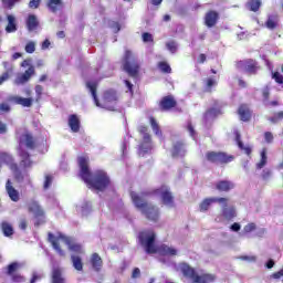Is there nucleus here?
<instances>
[{
	"label": "nucleus",
	"instance_id": "obj_41",
	"mask_svg": "<svg viewBox=\"0 0 283 283\" xmlns=\"http://www.w3.org/2000/svg\"><path fill=\"white\" fill-rule=\"evenodd\" d=\"M150 127L153 132H155L156 136L160 138L163 136V133L160 132V127L158 126V122L154 117H150Z\"/></svg>",
	"mask_w": 283,
	"mask_h": 283
},
{
	"label": "nucleus",
	"instance_id": "obj_55",
	"mask_svg": "<svg viewBox=\"0 0 283 283\" xmlns=\"http://www.w3.org/2000/svg\"><path fill=\"white\" fill-rule=\"evenodd\" d=\"M271 277L273 280H280V277H283V268L279 272L273 273Z\"/></svg>",
	"mask_w": 283,
	"mask_h": 283
},
{
	"label": "nucleus",
	"instance_id": "obj_34",
	"mask_svg": "<svg viewBox=\"0 0 283 283\" xmlns=\"http://www.w3.org/2000/svg\"><path fill=\"white\" fill-rule=\"evenodd\" d=\"M8 25L6 28V32H17V19L14 18V15H8Z\"/></svg>",
	"mask_w": 283,
	"mask_h": 283
},
{
	"label": "nucleus",
	"instance_id": "obj_18",
	"mask_svg": "<svg viewBox=\"0 0 283 283\" xmlns=\"http://www.w3.org/2000/svg\"><path fill=\"white\" fill-rule=\"evenodd\" d=\"M216 189L218 191H231V189H235V184L229 180H220L216 182Z\"/></svg>",
	"mask_w": 283,
	"mask_h": 283
},
{
	"label": "nucleus",
	"instance_id": "obj_11",
	"mask_svg": "<svg viewBox=\"0 0 283 283\" xmlns=\"http://www.w3.org/2000/svg\"><path fill=\"white\" fill-rule=\"evenodd\" d=\"M238 70L241 72H247L248 74H256L258 72V62L254 60H243L237 63Z\"/></svg>",
	"mask_w": 283,
	"mask_h": 283
},
{
	"label": "nucleus",
	"instance_id": "obj_38",
	"mask_svg": "<svg viewBox=\"0 0 283 283\" xmlns=\"http://www.w3.org/2000/svg\"><path fill=\"white\" fill-rule=\"evenodd\" d=\"M20 269H21V263L13 262V263L8 265L7 273H8V275H14V273H17V271L20 270Z\"/></svg>",
	"mask_w": 283,
	"mask_h": 283
},
{
	"label": "nucleus",
	"instance_id": "obj_59",
	"mask_svg": "<svg viewBox=\"0 0 283 283\" xmlns=\"http://www.w3.org/2000/svg\"><path fill=\"white\" fill-rule=\"evenodd\" d=\"M264 138L266 143H273V134L271 132H266Z\"/></svg>",
	"mask_w": 283,
	"mask_h": 283
},
{
	"label": "nucleus",
	"instance_id": "obj_37",
	"mask_svg": "<svg viewBox=\"0 0 283 283\" xmlns=\"http://www.w3.org/2000/svg\"><path fill=\"white\" fill-rule=\"evenodd\" d=\"M262 7V0H250L248 2V8L251 10V12H258L260 8Z\"/></svg>",
	"mask_w": 283,
	"mask_h": 283
},
{
	"label": "nucleus",
	"instance_id": "obj_58",
	"mask_svg": "<svg viewBox=\"0 0 283 283\" xmlns=\"http://www.w3.org/2000/svg\"><path fill=\"white\" fill-rule=\"evenodd\" d=\"M35 94H36L38 101H39V98H41V95L43 94V86L36 85L35 86Z\"/></svg>",
	"mask_w": 283,
	"mask_h": 283
},
{
	"label": "nucleus",
	"instance_id": "obj_49",
	"mask_svg": "<svg viewBox=\"0 0 283 283\" xmlns=\"http://www.w3.org/2000/svg\"><path fill=\"white\" fill-rule=\"evenodd\" d=\"M272 78H274V81L280 85L283 84V76L280 74V72L272 73Z\"/></svg>",
	"mask_w": 283,
	"mask_h": 283
},
{
	"label": "nucleus",
	"instance_id": "obj_50",
	"mask_svg": "<svg viewBox=\"0 0 283 283\" xmlns=\"http://www.w3.org/2000/svg\"><path fill=\"white\" fill-rule=\"evenodd\" d=\"M283 118V112H279L277 114H275L273 117L270 118L271 123H277L279 120H282Z\"/></svg>",
	"mask_w": 283,
	"mask_h": 283
},
{
	"label": "nucleus",
	"instance_id": "obj_26",
	"mask_svg": "<svg viewBox=\"0 0 283 283\" xmlns=\"http://www.w3.org/2000/svg\"><path fill=\"white\" fill-rule=\"evenodd\" d=\"M27 28L29 32H34L35 28H39V20L36 19V15L30 14L27 20Z\"/></svg>",
	"mask_w": 283,
	"mask_h": 283
},
{
	"label": "nucleus",
	"instance_id": "obj_51",
	"mask_svg": "<svg viewBox=\"0 0 283 283\" xmlns=\"http://www.w3.org/2000/svg\"><path fill=\"white\" fill-rule=\"evenodd\" d=\"M41 6V0H30L29 8L36 10Z\"/></svg>",
	"mask_w": 283,
	"mask_h": 283
},
{
	"label": "nucleus",
	"instance_id": "obj_53",
	"mask_svg": "<svg viewBox=\"0 0 283 283\" xmlns=\"http://www.w3.org/2000/svg\"><path fill=\"white\" fill-rule=\"evenodd\" d=\"M240 260H243L244 262H255L258 260L256 256L251 255H242L240 256Z\"/></svg>",
	"mask_w": 283,
	"mask_h": 283
},
{
	"label": "nucleus",
	"instance_id": "obj_27",
	"mask_svg": "<svg viewBox=\"0 0 283 283\" xmlns=\"http://www.w3.org/2000/svg\"><path fill=\"white\" fill-rule=\"evenodd\" d=\"M216 282V275L211 273L198 274V281L196 283H211Z\"/></svg>",
	"mask_w": 283,
	"mask_h": 283
},
{
	"label": "nucleus",
	"instance_id": "obj_20",
	"mask_svg": "<svg viewBox=\"0 0 283 283\" xmlns=\"http://www.w3.org/2000/svg\"><path fill=\"white\" fill-rule=\"evenodd\" d=\"M172 107H176V99L174 96H166L160 102V108L164 112H167L168 109H171Z\"/></svg>",
	"mask_w": 283,
	"mask_h": 283
},
{
	"label": "nucleus",
	"instance_id": "obj_36",
	"mask_svg": "<svg viewBox=\"0 0 283 283\" xmlns=\"http://www.w3.org/2000/svg\"><path fill=\"white\" fill-rule=\"evenodd\" d=\"M235 140H237L239 149H242L243 151H245V154L248 156H250V154H251V146H244L242 140H240V133H238V132H235Z\"/></svg>",
	"mask_w": 283,
	"mask_h": 283
},
{
	"label": "nucleus",
	"instance_id": "obj_62",
	"mask_svg": "<svg viewBox=\"0 0 283 283\" xmlns=\"http://www.w3.org/2000/svg\"><path fill=\"white\" fill-rule=\"evenodd\" d=\"M0 111L1 112H10V105L8 103H1Z\"/></svg>",
	"mask_w": 283,
	"mask_h": 283
},
{
	"label": "nucleus",
	"instance_id": "obj_56",
	"mask_svg": "<svg viewBox=\"0 0 283 283\" xmlns=\"http://www.w3.org/2000/svg\"><path fill=\"white\" fill-rule=\"evenodd\" d=\"M19 229H21L22 231H25V229H28V221L25 219L20 220Z\"/></svg>",
	"mask_w": 283,
	"mask_h": 283
},
{
	"label": "nucleus",
	"instance_id": "obj_57",
	"mask_svg": "<svg viewBox=\"0 0 283 283\" xmlns=\"http://www.w3.org/2000/svg\"><path fill=\"white\" fill-rule=\"evenodd\" d=\"M132 277H133V280H136V279L140 277V269L135 268L133 270Z\"/></svg>",
	"mask_w": 283,
	"mask_h": 283
},
{
	"label": "nucleus",
	"instance_id": "obj_54",
	"mask_svg": "<svg viewBox=\"0 0 283 283\" xmlns=\"http://www.w3.org/2000/svg\"><path fill=\"white\" fill-rule=\"evenodd\" d=\"M109 27L112 28L113 32H120V24H118V22H111Z\"/></svg>",
	"mask_w": 283,
	"mask_h": 283
},
{
	"label": "nucleus",
	"instance_id": "obj_14",
	"mask_svg": "<svg viewBox=\"0 0 283 283\" xmlns=\"http://www.w3.org/2000/svg\"><path fill=\"white\" fill-rule=\"evenodd\" d=\"M8 103H12L13 105H22V107H32L33 99L25 98L18 95H10L7 97Z\"/></svg>",
	"mask_w": 283,
	"mask_h": 283
},
{
	"label": "nucleus",
	"instance_id": "obj_2",
	"mask_svg": "<svg viewBox=\"0 0 283 283\" xmlns=\"http://www.w3.org/2000/svg\"><path fill=\"white\" fill-rule=\"evenodd\" d=\"M139 242L144 247L146 253H159V255H178V250L167 244H163L159 248H156V233L148 230L139 234Z\"/></svg>",
	"mask_w": 283,
	"mask_h": 283
},
{
	"label": "nucleus",
	"instance_id": "obj_7",
	"mask_svg": "<svg viewBox=\"0 0 283 283\" xmlns=\"http://www.w3.org/2000/svg\"><path fill=\"white\" fill-rule=\"evenodd\" d=\"M123 67L129 76H136L138 74V70H140V61H138V57H136L134 52L126 50Z\"/></svg>",
	"mask_w": 283,
	"mask_h": 283
},
{
	"label": "nucleus",
	"instance_id": "obj_13",
	"mask_svg": "<svg viewBox=\"0 0 283 283\" xmlns=\"http://www.w3.org/2000/svg\"><path fill=\"white\" fill-rule=\"evenodd\" d=\"M179 271H181L185 277H189V280H192V282L196 283L198 281V275H199L198 272H196V270L191 268L189 264L180 263Z\"/></svg>",
	"mask_w": 283,
	"mask_h": 283
},
{
	"label": "nucleus",
	"instance_id": "obj_40",
	"mask_svg": "<svg viewBox=\"0 0 283 283\" xmlns=\"http://www.w3.org/2000/svg\"><path fill=\"white\" fill-rule=\"evenodd\" d=\"M11 169H12V171H14V177L18 180V182H23V180L25 179V176H28V175L21 174V171H19V168L17 167V165H11Z\"/></svg>",
	"mask_w": 283,
	"mask_h": 283
},
{
	"label": "nucleus",
	"instance_id": "obj_48",
	"mask_svg": "<svg viewBox=\"0 0 283 283\" xmlns=\"http://www.w3.org/2000/svg\"><path fill=\"white\" fill-rule=\"evenodd\" d=\"M11 75H12V70L6 71V72L0 76V85H3V83H6V81H8Z\"/></svg>",
	"mask_w": 283,
	"mask_h": 283
},
{
	"label": "nucleus",
	"instance_id": "obj_39",
	"mask_svg": "<svg viewBox=\"0 0 283 283\" xmlns=\"http://www.w3.org/2000/svg\"><path fill=\"white\" fill-rule=\"evenodd\" d=\"M266 160H268L266 149L263 148L261 151V160L260 163L256 164V169H263L266 166Z\"/></svg>",
	"mask_w": 283,
	"mask_h": 283
},
{
	"label": "nucleus",
	"instance_id": "obj_15",
	"mask_svg": "<svg viewBox=\"0 0 283 283\" xmlns=\"http://www.w3.org/2000/svg\"><path fill=\"white\" fill-rule=\"evenodd\" d=\"M29 213H33L34 218L38 220H43L45 218V211L36 201H32L29 203Z\"/></svg>",
	"mask_w": 283,
	"mask_h": 283
},
{
	"label": "nucleus",
	"instance_id": "obj_24",
	"mask_svg": "<svg viewBox=\"0 0 283 283\" xmlns=\"http://www.w3.org/2000/svg\"><path fill=\"white\" fill-rule=\"evenodd\" d=\"M77 213L82 216H87L92 211V205L87 201H83L81 205L76 206Z\"/></svg>",
	"mask_w": 283,
	"mask_h": 283
},
{
	"label": "nucleus",
	"instance_id": "obj_32",
	"mask_svg": "<svg viewBox=\"0 0 283 283\" xmlns=\"http://www.w3.org/2000/svg\"><path fill=\"white\" fill-rule=\"evenodd\" d=\"M277 14L269 15L265 28H268V30H275L277 28Z\"/></svg>",
	"mask_w": 283,
	"mask_h": 283
},
{
	"label": "nucleus",
	"instance_id": "obj_19",
	"mask_svg": "<svg viewBox=\"0 0 283 283\" xmlns=\"http://www.w3.org/2000/svg\"><path fill=\"white\" fill-rule=\"evenodd\" d=\"M69 127L71 130L76 134L81 129V119H78L77 115H70L69 116Z\"/></svg>",
	"mask_w": 283,
	"mask_h": 283
},
{
	"label": "nucleus",
	"instance_id": "obj_31",
	"mask_svg": "<svg viewBox=\"0 0 283 283\" xmlns=\"http://www.w3.org/2000/svg\"><path fill=\"white\" fill-rule=\"evenodd\" d=\"M178 156H185V146L180 142L176 143L172 148V157L178 158Z\"/></svg>",
	"mask_w": 283,
	"mask_h": 283
},
{
	"label": "nucleus",
	"instance_id": "obj_6",
	"mask_svg": "<svg viewBox=\"0 0 283 283\" xmlns=\"http://www.w3.org/2000/svg\"><path fill=\"white\" fill-rule=\"evenodd\" d=\"M59 240H62V242L66 243L70 251H74L75 253H81V245L78 244H74L72 243V239L61 234L57 239L56 237H54V234L49 233V242H51L52 247L54 250H56V252L59 253V255L64 256L65 252L61 249V247L59 245Z\"/></svg>",
	"mask_w": 283,
	"mask_h": 283
},
{
	"label": "nucleus",
	"instance_id": "obj_4",
	"mask_svg": "<svg viewBox=\"0 0 283 283\" xmlns=\"http://www.w3.org/2000/svg\"><path fill=\"white\" fill-rule=\"evenodd\" d=\"M25 147L27 149H34L35 147L34 137L29 133L21 135L19 143V156L21 158L20 167L28 168L32 166V160H30V154L25 151Z\"/></svg>",
	"mask_w": 283,
	"mask_h": 283
},
{
	"label": "nucleus",
	"instance_id": "obj_10",
	"mask_svg": "<svg viewBox=\"0 0 283 283\" xmlns=\"http://www.w3.org/2000/svg\"><path fill=\"white\" fill-rule=\"evenodd\" d=\"M139 134L143 136V144L139 146V154L144 156L149 149H151V136L147 133L146 126L139 127Z\"/></svg>",
	"mask_w": 283,
	"mask_h": 283
},
{
	"label": "nucleus",
	"instance_id": "obj_28",
	"mask_svg": "<svg viewBox=\"0 0 283 283\" xmlns=\"http://www.w3.org/2000/svg\"><path fill=\"white\" fill-rule=\"evenodd\" d=\"M52 280L53 283H64L65 275H63V271H61V269H54L52 272Z\"/></svg>",
	"mask_w": 283,
	"mask_h": 283
},
{
	"label": "nucleus",
	"instance_id": "obj_25",
	"mask_svg": "<svg viewBox=\"0 0 283 283\" xmlns=\"http://www.w3.org/2000/svg\"><path fill=\"white\" fill-rule=\"evenodd\" d=\"M238 112L241 120L247 122L251 118V111L248 105H241Z\"/></svg>",
	"mask_w": 283,
	"mask_h": 283
},
{
	"label": "nucleus",
	"instance_id": "obj_29",
	"mask_svg": "<svg viewBox=\"0 0 283 283\" xmlns=\"http://www.w3.org/2000/svg\"><path fill=\"white\" fill-rule=\"evenodd\" d=\"M48 8L51 12H59L61 8H63V1L62 0H49Z\"/></svg>",
	"mask_w": 283,
	"mask_h": 283
},
{
	"label": "nucleus",
	"instance_id": "obj_1",
	"mask_svg": "<svg viewBox=\"0 0 283 283\" xmlns=\"http://www.w3.org/2000/svg\"><path fill=\"white\" fill-rule=\"evenodd\" d=\"M90 159L87 157H80L78 165H80V176L86 185H90L93 189L97 191H105L106 187H109V177L107 172L103 170H97L94 174L90 171L88 168Z\"/></svg>",
	"mask_w": 283,
	"mask_h": 283
},
{
	"label": "nucleus",
	"instance_id": "obj_23",
	"mask_svg": "<svg viewBox=\"0 0 283 283\" xmlns=\"http://www.w3.org/2000/svg\"><path fill=\"white\" fill-rule=\"evenodd\" d=\"M6 189L9 198H11L13 202H19V191L12 187V182H10V180L7 181Z\"/></svg>",
	"mask_w": 283,
	"mask_h": 283
},
{
	"label": "nucleus",
	"instance_id": "obj_60",
	"mask_svg": "<svg viewBox=\"0 0 283 283\" xmlns=\"http://www.w3.org/2000/svg\"><path fill=\"white\" fill-rule=\"evenodd\" d=\"M206 85H207L208 90H211L213 87V85H216V80H213V78L206 80Z\"/></svg>",
	"mask_w": 283,
	"mask_h": 283
},
{
	"label": "nucleus",
	"instance_id": "obj_21",
	"mask_svg": "<svg viewBox=\"0 0 283 283\" xmlns=\"http://www.w3.org/2000/svg\"><path fill=\"white\" fill-rule=\"evenodd\" d=\"M219 205H223L222 216H223V218H226V220H233V218H235V208L227 207V201L219 202Z\"/></svg>",
	"mask_w": 283,
	"mask_h": 283
},
{
	"label": "nucleus",
	"instance_id": "obj_16",
	"mask_svg": "<svg viewBox=\"0 0 283 283\" xmlns=\"http://www.w3.org/2000/svg\"><path fill=\"white\" fill-rule=\"evenodd\" d=\"M229 199L227 198H208V199H205L200 206H199V210L201 212H205V211H209V208L211 207V205H213V202H228Z\"/></svg>",
	"mask_w": 283,
	"mask_h": 283
},
{
	"label": "nucleus",
	"instance_id": "obj_8",
	"mask_svg": "<svg viewBox=\"0 0 283 283\" xmlns=\"http://www.w3.org/2000/svg\"><path fill=\"white\" fill-rule=\"evenodd\" d=\"M21 67H28V70L24 73H20L17 75L14 80L15 85H24V83H28L32 76H34V67L32 66V60H24L21 63Z\"/></svg>",
	"mask_w": 283,
	"mask_h": 283
},
{
	"label": "nucleus",
	"instance_id": "obj_42",
	"mask_svg": "<svg viewBox=\"0 0 283 283\" xmlns=\"http://www.w3.org/2000/svg\"><path fill=\"white\" fill-rule=\"evenodd\" d=\"M255 229H258V226L254 222L248 223L243 228L242 235H247V233H253Z\"/></svg>",
	"mask_w": 283,
	"mask_h": 283
},
{
	"label": "nucleus",
	"instance_id": "obj_3",
	"mask_svg": "<svg viewBox=\"0 0 283 283\" xmlns=\"http://www.w3.org/2000/svg\"><path fill=\"white\" fill-rule=\"evenodd\" d=\"M132 200L139 211L144 216H146L147 220H151L153 222H156L158 218L160 217V210L158 207L153 206L151 203H147V199H145V193H136L132 192L130 193Z\"/></svg>",
	"mask_w": 283,
	"mask_h": 283
},
{
	"label": "nucleus",
	"instance_id": "obj_5",
	"mask_svg": "<svg viewBox=\"0 0 283 283\" xmlns=\"http://www.w3.org/2000/svg\"><path fill=\"white\" fill-rule=\"evenodd\" d=\"M86 87L90 90L92 97L94 99V103L97 107H103L104 109H109L113 112L114 109V103L118 101V95H116L115 91H107L104 94V104L101 105L98 102V97L96 96V83L94 82H88L86 83ZM109 103L112 105H109Z\"/></svg>",
	"mask_w": 283,
	"mask_h": 283
},
{
	"label": "nucleus",
	"instance_id": "obj_44",
	"mask_svg": "<svg viewBox=\"0 0 283 283\" xmlns=\"http://www.w3.org/2000/svg\"><path fill=\"white\" fill-rule=\"evenodd\" d=\"M158 67L165 74H171V66H169V64L166 62H159Z\"/></svg>",
	"mask_w": 283,
	"mask_h": 283
},
{
	"label": "nucleus",
	"instance_id": "obj_43",
	"mask_svg": "<svg viewBox=\"0 0 283 283\" xmlns=\"http://www.w3.org/2000/svg\"><path fill=\"white\" fill-rule=\"evenodd\" d=\"M0 160L6 163V165H9L10 169H12V165H17V164L12 163V156H10L9 154H6V153L1 154Z\"/></svg>",
	"mask_w": 283,
	"mask_h": 283
},
{
	"label": "nucleus",
	"instance_id": "obj_12",
	"mask_svg": "<svg viewBox=\"0 0 283 283\" xmlns=\"http://www.w3.org/2000/svg\"><path fill=\"white\" fill-rule=\"evenodd\" d=\"M157 196H160L163 203L170 209L174 207V195L169 191L167 186H164L156 190Z\"/></svg>",
	"mask_w": 283,
	"mask_h": 283
},
{
	"label": "nucleus",
	"instance_id": "obj_47",
	"mask_svg": "<svg viewBox=\"0 0 283 283\" xmlns=\"http://www.w3.org/2000/svg\"><path fill=\"white\" fill-rule=\"evenodd\" d=\"M43 277H44L43 273H41V272H33L30 283L40 282L41 280H43Z\"/></svg>",
	"mask_w": 283,
	"mask_h": 283
},
{
	"label": "nucleus",
	"instance_id": "obj_35",
	"mask_svg": "<svg viewBox=\"0 0 283 283\" xmlns=\"http://www.w3.org/2000/svg\"><path fill=\"white\" fill-rule=\"evenodd\" d=\"M219 114H221L219 108H210L205 114V119L207 123H209V120H213V118H216V116H219Z\"/></svg>",
	"mask_w": 283,
	"mask_h": 283
},
{
	"label": "nucleus",
	"instance_id": "obj_52",
	"mask_svg": "<svg viewBox=\"0 0 283 283\" xmlns=\"http://www.w3.org/2000/svg\"><path fill=\"white\" fill-rule=\"evenodd\" d=\"M143 41L144 43H151V41H154V36L151 33H143Z\"/></svg>",
	"mask_w": 283,
	"mask_h": 283
},
{
	"label": "nucleus",
	"instance_id": "obj_61",
	"mask_svg": "<svg viewBox=\"0 0 283 283\" xmlns=\"http://www.w3.org/2000/svg\"><path fill=\"white\" fill-rule=\"evenodd\" d=\"M51 185H52V178L50 176H46L44 181V189H50Z\"/></svg>",
	"mask_w": 283,
	"mask_h": 283
},
{
	"label": "nucleus",
	"instance_id": "obj_33",
	"mask_svg": "<svg viewBox=\"0 0 283 283\" xmlns=\"http://www.w3.org/2000/svg\"><path fill=\"white\" fill-rule=\"evenodd\" d=\"M1 231L3 235H6V238H10V235L14 234V229L12 228V224L7 221L1 223Z\"/></svg>",
	"mask_w": 283,
	"mask_h": 283
},
{
	"label": "nucleus",
	"instance_id": "obj_30",
	"mask_svg": "<svg viewBox=\"0 0 283 283\" xmlns=\"http://www.w3.org/2000/svg\"><path fill=\"white\" fill-rule=\"evenodd\" d=\"M71 262L75 271H83V259L81 256L72 254Z\"/></svg>",
	"mask_w": 283,
	"mask_h": 283
},
{
	"label": "nucleus",
	"instance_id": "obj_17",
	"mask_svg": "<svg viewBox=\"0 0 283 283\" xmlns=\"http://www.w3.org/2000/svg\"><path fill=\"white\" fill-rule=\"evenodd\" d=\"M218 19H220V14L216 11H209L206 13L205 23L207 28H213L216 23H218Z\"/></svg>",
	"mask_w": 283,
	"mask_h": 283
},
{
	"label": "nucleus",
	"instance_id": "obj_63",
	"mask_svg": "<svg viewBox=\"0 0 283 283\" xmlns=\"http://www.w3.org/2000/svg\"><path fill=\"white\" fill-rule=\"evenodd\" d=\"M269 86H266L265 88H263L262 91V95H263V98L264 101H269Z\"/></svg>",
	"mask_w": 283,
	"mask_h": 283
},
{
	"label": "nucleus",
	"instance_id": "obj_9",
	"mask_svg": "<svg viewBox=\"0 0 283 283\" xmlns=\"http://www.w3.org/2000/svg\"><path fill=\"white\" fill-rule=\"evenodd\" d=\"M208 163H214L216 165H227V163H233V156H229L226 153L208 151L206 154Z\"/></svg>",
	"mask_w": 283,
	"mask_h": 283
},
{
	"label": "nucleus",
	"instance_id": "obj_64",
	"mask_svg": "<svg viewBox=\"0 0 283 283\" xmlns=\"http://www.w3.org/2000/svg\"><path fill=\"white\" fill-rule=\"evenodd\" d=\"M51 43H50V40H44L42 42V50H48V48H50Z\"/></svg>",
	"mask_w": 283,
	"mask_h": 283
},
{
	"label": "nucleus",
	"instance_id": "obj_46",
	"mask_svg": "<svg viewBox=\"0 0 283 283\" xmlns=\"http://www.w3.org/2000/svg\"><path fill=\"white\" fill-rule=\"evenodd\" d=\"M166 48L168 51L171 52V54H176L177 50H178V44L174 41L167 42L166 43Z\"/></svg>",
	"mask_w": 283,
	"mask_h": 283
},
{
	"label": "nucleus",
	"instance_id": "obj_22",
	"mask_svg": "<svg viewBox=\"0 0 283 283\" xmlns=\"http://www.w3.org/2000/svg\"><path fill=\"white\" fill-rule=\"evenodd\" d=\"M91 265L92 269H94L97 273L103 269V259H101V255L98 253H93L91 256Z\"/></svg>",
	"mask_w": 283,
	"mask_h": 283
},
{
	"label": "nucleus",
	"instance_id": "obj_45",
	"mask_svg": "<svg viewBox=\"0 0 283 283\" xmlns=\"http://www.w3.org/2000/svg\"><path fill=\"white\" fill-rule=\"evenodd\" d=\"M25 52L28 54H34L35 50H36V43L34 42H28L25 48H24Z\"/></svg>",
	"mask_w": 283,
	"mask_h": 283
}]
</instances>
